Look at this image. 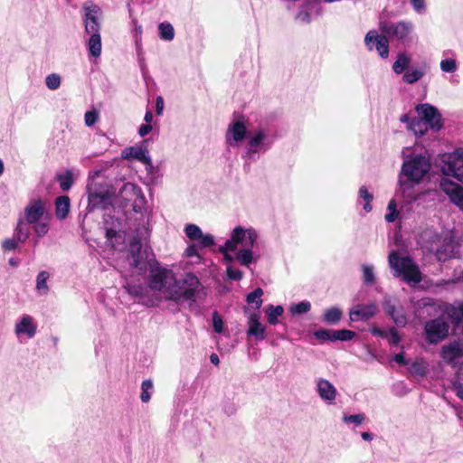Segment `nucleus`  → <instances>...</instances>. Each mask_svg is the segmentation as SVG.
<instances>
[{
	"label": "nucleus",
	"instance_id": "f03ea898",
	"mask_svg": "<svg viewBox=\"0 0 463 463\" xmlns=\"http://www.w3.org/2000/svg\"><path fill=\"white\" fill-rule=\"evenodd\" d=\"M88 207L90 210L101 208L105 210L103 214V226L106 237L112 247L123 243L125 241V231L121 213L116 211L113 206L115 201L112 187L105 182H97L94 177L88 184Z\"/></svg>",
	"mask_w": 463,
	"mask_h": 463
},
{
	"label": "nucleus",
	"instance_id": "393cba45",
	"mask_svg": "<svg viewBox=\"0 0 463 463\" xmlns=\"http://www.w3.org/2000/svg\"><path fill=\"white\" fill-rule=\"evenodd\" d=\"M428 71V66L423 63L418 67H412L405 71L402 76L404 82L413 84L420 80Z\"/></svg>",
	"mask_w": 463,
	"mask_h": 463
},
{
	"label": "nucleus",
	"instance_id": "f3484780",
	"mask_svg": "<svg viewBox=\"0 0 463 463\" xmlns=\"http://www.w3.org/2000/svg\"><path fill=\"white\" fill-rule=\"evenodd\" d=\"M316 392L319 398L327 404H333L337 396V390L328 380L318 377L315 379Z\"/></svg>",
	"mask_w": 463,
	"mask_h": 463
},
{
	"label": "nucleus",
	"instance_id": "f257e3e1",
	"mask_svg": "<svg viewBox=\"0 0 463 463\" xmlns=\"http://www.w3.org/2000/svg\"><path fill=\"white\" fill-rule=\"evenodd\" d=\"M127 260L138 274L149 270L150 288L159 291L166 299L195 302L203 291V287L194 274L185 273L179 279L172 269L161 267L151 250L143 248L139 239L134 238L131 241Z\"/></svg>",
	"mask_w": 463,
	"mask_h": 463
},
{
	"label": "nucleus",
	"instance_id": "20e7f679",
	"mask_svg": "<svg viewBox=\"0 0 463 463\" xmlns=\"http://www.w3.org/2000/svg\"><path fill=\"white\" fill-rule=\"evenodd\" d=\"M258 239L259 233L254 228L239 225L231 232V237L224 242V248L235 250L236 260L241 265L249 268L259 259V256L255 255L253 251Z\"/></svg>",
	"mask_w": 463,
	"mask_h": 463
},
{
	"label": "nucleus",
	"instance_id": "4d7b16f0",
	"mask_svg": "<svg viewBox=\"0 0 463 463\" xmlns=\"http://www.w3.org/2000/svg\"><path fill=\"white\" fill-rule=\"evenodd\" d=\"M98 119V113L94 110L87 111L84 116L85 124L88 127L93 126Z\"/></svg>",
	"mask_w": 463,
	"mask_h": 463
},
{
	"label": "nucleus",
	"instance_id": "72a5a7b5",
	"mask_svg": "<svg viewBox=\"0 0 463 463\" xmlns=\"http://www.w3.org/2000/svg\"><path fill=\"white\" fill-rule=\"evenodd\" d=\"M284 308L282 306L269 305L265 308V313L267 315L268 322L270 325H277L279 322V317L283 314Z\"/></svg>",
	"mask_w": 463,
	"mask_h": 463
},
{
	"label": "nucleus",
	"instance_id": "052dcab7",
	"mask_svg": "<svg viewBox=\"0 0 463 463\" xmlns=\"http://www.w3.org/2000/svg\"><path fill=\"white\" fill-rule=\"evenodd\" d=\"M184 254L186 257L192 258V257H199V252L196 245L192 244L189 245L184 251Z\"/></svg>",
	"mask_w": 463,
	"mask_h": 463
},
{
	"label": "nucleus",
	"instance_id": "09e8293b",
	"mask_svg": "<svg viewBox=\"0 0 463 463\" xmlns=\"http://www.w3.org/2000/svg\"><path fill=\"white\" fill-rule=\"evenodd\" d=\"M427 371L426 366L421 361H415L410 366V372L412 374L423 376Z\"/></svg>",
	"mask_w": 463,
	"mask_h": 463
},
{
	"label": "nucleus",
	"instance_id": "39448f33",
	"mask_svg": "<svg viewBox=\"0 0 463 463\" xmlns=\"http://www.w3.org/2000/svg\"><path fill=\"white\" fill-rule=\"evenodd\" d=\"M273 143L274 139L269 135V131L264 128H259L250 132L241 153V158L245 161V165H250L251 163L257 162L261 154L271 148Z\"/></svg>",
	"mask_w": 463,
	"mask_h": 463
},
{
	"label": "nucleus",
	"instance_id": "338daca9",
	"mask_svg": "<svg viewBox=\"0 0 463 463\" xmlns=\"http://www.w3.org/2000/svg\"><path fill=\"white\" fill-rule=\"evenodd\" d=\"M393 360L399 364H407L403 353L395 354Z\"/></svg>",
	"mask_w": 463,
	"mask_h": 463
},
{
	"label": "nucleus",
	"instance_id": "6e6552de",
	"mask_svg": "<svg viewBox=\"0 0 463 463\" xmlns=\"http://www.w3.org/2000/svg\"><path fill=\"white\" fill-rule=\"evenodd\" d=\"M430 160L422 155H411L404 158L399 176L420 183L430 170Z\"/></svg>",
	"mask_w": 463,
	"mask_h": 463
},
{
	"label": "nucleus",
	"instance_id": "9b49d317",
	"mask_svg": "<svg viewBox=\"0 0 463 463\" xmlns=\"http://www.w3.org/2000/svg\"><path fill=\"white\" fill-rule=\"evenodd\" d=\"M442 171L445 175L452 176L463 184V148L446 156Z\"/></svg>",
	"mask_w": 463,
	"mask_h": 463
},
{
	"label": "nucleus",
	"instance_id": "6ab92c4d",
	"mask_svg": "<svg viewBox=\"0 0 463 463\" xmlns=\"http://www.w3.org/2000/svg\"><path fill=\"white\" fill-rule=\"evenodd\" d=\"M122 157L124 159H136L145 164L146 167H152L151 157L149 156L148 150L144 144L126 147L122 151Z\"/></svg>",
	"mask_w": 463,
	"mask_h": 463
},
{
	"label": "nucleus",
	"instance_id": "13d9d810",
	"mask_svg": "<svg viewBox=\"0 0 463 463\" xmlns=\"http://www.w3.org/2000/svg\"><path fill=\"white\" fill-rule=\"evenodd\" d=\"M135 46H136L137 57L139 66H140L141 70L144 71L146 65H145V58H144V52H143V48H142V43H138V45H135Z\"/></svg>",
	"mask_w": 463,
	"mask_h": 463
},
{
	"label": "nucleus",
	"instance_id": "a211bd4d",
	"mask_svg": "<svg viewBox=\"0 0 463 463\" xmlns=\"http://www.w3.org/2000/svg\"><path fill=\"white\" fill-rule=\"evenodd\" d=\"M184 233L190 240L198 241L203 248L212 247L215 244L214 237L210 233H203L201 228L196 224H186Z\"/></svg>",
	"mask_w": 463,
	"mask_h": 463
},
{
	"label": "nucleus",
	"instance_id": "c85d7f7f",
	"mask_svg": "<svg viewBox=\"0 0 463 463\" xmlns=\"http://www.w3.org/2000/svg\"><path fill=\"white\" fill-rule=\"evenodd\" d=\"M51 275L47 270H42L38 273L35 280V290L39 296H46L50 291L48 280Z\"/></svg>",
	"mask_w": 463,
	"mask_h": 463
},
{
	"label": "nucleus",
	"instance_id": "c03bdc74",
	"mask_svg": "<svg viewBox=\"0 0 463 463\" xmlns=\"http://www.w3.org/2000/svg\"><path fill=\"white\" fill-rule=\"evenodd\" d=\"M387 209L389 211L388 213L385 214L384 218L385 221L388 222H393L398 216V211H397V203L396 199L393 198L388 203Z\"/></svg>",
	"mask_w": 463,
	"mask_h": 463
},
{
	"label": "nucleus",
	"instance_id": "bf43d9fd",
	"mask_svg": "<svg viewBox=\"0 0 463 463\" xmlns=\"http://www.w3.org/2000/svg\"><path fill=\"white\" fill-rule=\"evenodd\" d=\"M414 10L417 13H422L425 11V1L424 0H410Z\"/></svg>",
	"mask_w": 463,
	"mask_h": 463
},
{
	"label": "nucleus",
	"instance_id": "2eb2a0df",
	"mask_svg": "<svg viewBox=\"0 0 463 463\" xmlns=\"http://www.w3.org/2000/svg\"><path fill=\"white\" fill-rule=\"evenodd\" d=\"M439 186L451 203L463 209V187L461 185L450 181L448 177H442Z\"/></svg>",
	"mask_w": 463,
	"mask_h": 463
},
{
	"label": "nucleus",
	"instance_id": "8fccbe9b",
	"mask_svg": "<svg viewBox=\"0 0 463 463\" xmlns=\"http://www.w3.org/2000/svg\"><path fill=\"white\" fill-rule=\"evenodd\" d=\"M365 419L364 414L358 413V414H352V415H346L345 414L343 416V421L345 423H354L355 425H360L364 422Z\"/></svg>",
	"mask_w": 463,
	"mask_h": 463
},
{
	"label": "nucleus",
	"instance_id": "f704fd0d",
	"mask_svg": "<svg viewBox=\"0 0 463 463\" xmlns=\"http://www.w3.org/2000/svg\"><path fill=\"white\" fill-rule=\"evenodd\" d=\"M158 34L161 40L171 42L175 38L174 26L168 22H163L158 24Z\"/></svg>",
	"mask_w": 463,
	"mask_h": 463
},
{
	"label": "nucleus",
	"instance_id": "49530a36",
	"mask_svg": "<svg viewBox=\"0 0 463 463\" xmlns=\"http://www.w3.org/2000/svg\"><path fill=\"white\" fill-rule=\"evenodd\" d=\"M226 275L229 279L239 281L242 279L243 272L241 269L234 268L232 264H227Z\"/></svg>",
	"mask_w": 463,
	"mask_h": 463
},
{
	"label": "nucleus",
	"instance_id": "7ed1b4c3",
	"mask_svg": "<svg viewBox=\"0 0 463 463\" xmlns=\"http://www.w3.org/2000/svg\"><path fill=\"white\" fill-rule=\"evenodd\" d=\"M379 29L382 34L375 30L369 31L364 37V43L369 51L375 48L379 55L386 59L389 55V40L406 41L413 32L414 25L410 21L381 18Z\"/></svg>",
	"mask_w": 463,
	"mask_h": 463
},
{
	"label": "nucleus",
	"instance_id": "5fc2aeb1",
	"mask_svg": "<svg viewBox=\"0 0 463 463\" xmlns=\"http://www.w3.org/2000/svg\"><path fill=\"white\" fill-rule=\"evenodd\" d=\"M219 251L223 255V260L227 262V264H232V262L235 260V256H232L231 252H236L235 250L226 249L224 248V244L220 246Z\"/></svg>",
	"mask_w": 463,
	"mask_h": 463
},
{
	"label": "nucleus",
	"instance_id": "4be33fe9",
	"mask_svg": "<svg viewBox=\"0 0 463 463\" xmlns=\"http://www.w3.org/2000/svg\"><path fill=\"white\" fill-rule=\"evenodd\" d=\"M378 310L375 303L367 305L358 304L354 306L349 312L350 320L353 322L365 321L373 317Z\"/></svg>",
	"mask_w": 463,
	"mask_h": 463
},
{
	"label": "nucleus",
	"instance_id": "4c0bfd02",
	"mask_svg": "<svg viewBox=\"0 0 463 463\" xmlns=\"http://www.w3.org/2000/svg\"><path fill=\"white\" fill-rule=\"evenodd\" d=\"M154 390V384L152 380L147 379L143 381L141 384V394H140V400L142 402H148L151 399V394Z\"/></svg>",
	"mask_w": 463,
	"mask_h": 463
},
{
	"label": "nucleus",
	"instance_id": "b1692460",
	"mask_svg": "<svg viewBox=\"0 0 463 463\" xmlns=\"http://www.w3.org/2000/svg\"><path fill=\"white\" fill-rule=\"evenodd\" d=\"M438 241H440V245L436 249L435 254L439 260H446L451 258L453 255V241L451 237L446 235L437 236Z\"/></svg>",
	"mask_w": 463,
	"mask_h": 463
},
{
	"label": "nucleus",
	"instance_id": "1a4fd4ad",
	"mask_svg": "<svg viewBox=\"0 0 463 463\" xmlns=\"http://www.w3.org/2000/svg\"><path fill=\"white\" fill-rule=\"evenodd\" d=\"M449 325L443 318L438 317L426 322L425 338L430 344H438L449 335Z\"/></svg>",
	"mask_w": 463,
	"mask_h": 463
},
{
	"label": "nucleus",
	"instance_id": "0e129e2a",
	"mask_svg": "<svg viewBox=\"0 0 463 463\" xmlns=\"http://www.w3.org/2000/svg\"><path fill=\"white\" fill-rule=\"evenodd\" d=\"M164 110V99L161 96L156 99V111L157 115H161Z\"/></svg>",
	"mask_w": 463,
	"mask_h": 463
},
{
	"label": "nucleus",
	"instance_id": "a18cd8bd",
	"mask_svg": "<svg viewBox=\"0 0 463 463\" xmlns=\"http://www.w3.org/2000/svg\"><path fill=\"white\" fill-rule=\"evenodd\" d=\"M440 69L444 72L452 73L457 71V61L453 58H447L440 61Z\"/></svg>",
	"mask_w": 463,
	"mask_h": 463
},
{
	"label": "nucleus",
	"instance_id": "423d86ee",
	"mask_svg": "<svg viewBox=\"0 0 463 463\" xmlns=\"http://www.w3.org/2000/svg\"><path fill=\"white\" fill-rule=\"evenodd\" d=\"M18 216L32 226L38 239L49 232L51 217L45 213V205L41 199L31 200Z\"/></svg>",
	"mask_w": 463,
	"mask_h": 463
},
{
	"label": "nucleus",
	"instance_id": "a878e982",
	"mask_svg": "<svg viewBox=\"0 0 463 463\" xmlns=\"http://www.w3.org/2000/svg\"><path fill=\"white\" fill-rule=\"evenodd\" d=\"M373 200V194L369 191L366 185L360 186L358 190L357 203L363 205V209L365 213H370L373 210L372 202Z\"/></svg>",
	"mask_w": 463,
	"mask_h": 463
},
{
	"label": "nucleus",
	"instance_id": "4468645a",
	"mask_svg": "<svg viewBox=\"0 0 463 463\" xmlns=\"http://www.w3.org/2000/svg\"><path fill=\"white\" fill-rule=\"evenodd\" d=\"M118 197L124 202L125 206L128 203H132L136 212L137 211L136 209L137 203H143L145 202V196L141 188L132 183L124 184L119 191Z\"/></svg>",
	"mask_w": 463,
	"mask_h": 463
},
{
	"label": "nucleus",
	"instance_id": "bb28decb",
	"mask_svg": "<svg viewBox=\"0 0 463 463\" xmlns=\"http://www.w3.org/2000/svg\"><path fill=\"white\" fill-rule=\"evenodd\" d=\"M90 38L87 42L88 51L92 57H99L101 54V36L100 32L88 33Z\"/></svg>",
	"mask_w": 463,
	"mask_h": 463
},
{
	"label": "nucleus",
	"instance_id": "c9c22d12",
	"mask_svg": "<svg viewBox=\"0 0 463 463\" xmlns=\"http://www.w3.org/2000/svg\"><path fill=\"white\" fill-rule=\"evenodd\" d=\"M57 180L62 191H69L73 184L72 170H66L64 173L57 175Z\"/></svg>",
	"mask_w": 463,
	"mask_h": 463
},
{
	"label": "nucleus",
	"instance_id": "ea45409f",
	"mask_svg": "<svg viewBox=\"0 0 463 463\" xmlns=\"http://www.w3.org/2000/svg\"><path fill=\"white\" fill-rule=\"evenodd\" d=\"M61 77L58 73H51L45 77V85L50 90H56L61 87Z\"/></svg>",
	"mask_w": 463,
	"mask_h": 463
},
{
	"label": "nucleus",
	"instance_id": "79ce46f5",
	"mask_svg": "<svg viewBox=\"0 0 463 463\" xmlns=\"http://www.w3.org/2000/svg\"><path fill=\"white\" fill-rule=\"evenodd\" d=\"M310 309H311V304L307 300L301 301L298 304H293L289 307V311L293 316L306 314Z\"/></svg>",
	"mask_w": 463,
	"mask_h": 463
},
{
	"label": "nucleus",
	"instance_id": "aec40b11",
	"mask_svg": "<svg viewBox=\"0 0 463 463\" xmlns=\"http://www.w3.org/2000/svg\"><path fill=\"white\" fill-rule=\"evenodd\" d=\"M398 184L399 187L395 194L396 197H402L407 203L417 200L418 193L415 190V185L419 184V183L399 176Z\"/></svg>",
	"mask_w": 463,
	"mask_h": 463
},
{
	"label": "nucleus",
	"instance_id": "412c9836",
	"mask_svg": "<svg viewBox=\"0 0 463 463\" xmlns=\"http://www.w3.org/2000/svg\"><path fill=\"white\" fill-rule=\"evenodd\" d=\"M37 331V325L30 315H23L15 323L14 333L17 336H26L33 338Z\"/></svg>",
	"mask_w": 463,
	"mask_h": 463
},
{
	"label": "nucleus",
	"instance_id": "dca6fc26",
	"mask_svg": "<svg viewBox=\"0 0 463 463\" xmlns=\"http://www.w3.org/2000/svg\"><path fill=\"white\" fill-rule=\"evenodd\" d=\"M383 307L398 326H403L406 325L407 317L403 307L397 306L395 298L388 295L385 296L383 301Z\"/></svg>",
	"mask_w": 463,
	"mask_h": 463
},
{
	"label": "nucleus",
	"instance_id": "3c124183",
	"mask_svg": "<svg viewBox=\"0 0 463 463\" xmlns=\"http://www.w3.org/2000/svg\"><path fill=\"white\" fill-rule=\"evenodd\" d=\"M314 335L319 340L333 342L334 330L319 329L315 331Z\"/></svg>",
	"mask_w": 463,
	"mask_h": 463
},
{
	"label": "nucleus",
	"instance_id": "2f4dec72",
	"mask_svg": "<svg viewBox=\"0 0 463 463\" xmlns=\"http://www.w3.org/2000/svg\"><path fill=\"white\" fill-rule=\"evenodd\" d=\"M343 312L339 307H332L325 310L323 320L328 325H336L342 318Z\"/></svg>",
	"mask_w": 463,
	"mask_h": 463
},
{
	"label": "nucleus",
	"instance_id": "e2e57ef3",
	"mask_svg": "<svg viewBox=\"0 0 463 463\" xmlns=\"http://www.w3.org/2000/svg\"><path fill=\"white\" fill-rule=\"evenodd\" d=\"M125 288L129 294L137 296V297L140 296L143 291V288L141 287H135V286L128 285Z\"/></svg>",
	"mask_w": 463,
	"mask_h": 463
},
{
	"label": "nucleus",
	"instance_id": "69168bd1",
	"mask_svg": "<svg viewBox=\"0 0 463 463\" xmlns=\"http://www.w3.org/2000/svg\"><path fill=\"white\" fill-rule=\"evenodd\" d=\"M451 317L458 322L460 321L463 318V307L455 308L451 314Z\"/></svg>",
	"mask_w": 463,
	"mask_h": 463
},
{
	"label": "nucleus",
	"instance_id": "9d476101",
	"mask_svg": "<svg viewBox=\"0 0 463 463\" xmlns=\"http://www.w3.org/2000/svg\"><path fill=\"white\" fill-rule=\"evenodd\" d=\"M82 9L86 33L100 32L102 19L100 7L92 2H86Z\"/></svg>",
	"mask_w": 463,
	"mask_h": 463
},
{
	"label": "nucleus",
	"instance_id": "864d4df0",
	"mask_svg": "<svg viewBox=\"0 0 463 463\" xmlns=\"http://www.w3.org/2000/svg\"><path fill=\"white\" fill-rule=\"evenodd\" d=\"M384 335H386L385 338H387L389 344L392 345H397L401 341V337L397 330L394 328H391L390 330H388V333L385 334Z\"/></svg>",
	"mask_w": 463,
	"mask_h": 463
},
{
	"label": "nucleus",
	"instance_id": "5701e85b",
	"mask_svg": "<svg viewBox=\"0 0 463 463\" xmlns=\"http://www.w3.org/2000/svg\"><path fill=\"white\" fill-rule=\"evenodd\" d=\"M248 326V335L254 336L259 341H262L266 338V327L260 322V316L258 314H251L250 316Z\"/></svg>",
	"mask_w": 463,
	"mask_h": 463
},
{
	"label": "nucleus",
	"instance_id": "680f3d73",
	"mask_svg": "<svg viewBox=\"0 0 463 463\" xmlns=\"http://www.w3.org/2000/svg\"><path fill=\"white\" fill-rule=\"evenodd\" d=\"M152 130L151 124H142L138 128V134L140 137H145Z\"/></svg>",
	"mask_w": 463,
	"mask_h": 463
},
{
	"label": "nucleus",
	"instance_id": "603ef678",
	"mask_svg": "<svg viewBox=\"0 0 463 463\" xmlns=\"http://www.w3.org/2000/svg\"><path fill=\"white\" fill-rule=\"evenodd\" d=\"M134 28L132 31L135 45H138V43H142V25L137 23L136 19L133 20Z\"/></svg>",
	"mask_w": 463,
	"mask_h": 463
},
{
	"label": "nucleus",
	"instance_id": "774afa93",
	"mask_svg": "<svg viewBox=\"0 0 463 463\" xmlns=\"http://www.w3.org/2000/svg\"><path fill=\"white\" fill-rule=\"evenodd\" d=\"M388 331H385V330H382L380 328H377V327H374L372 329V334L374 335H378V336H381V337H383L385 338L386 335H384L385 334H387Z\"/></svg>",
	"mask_w": 463,
	"mask_h": 463
},
{
	"label": "nucleus",
	"instance_id": "de8ad7c7",
	"mask_svg": "<svg viewBox=\"0 0 463 463\" xmlns=\"http://www.w3.org/2000/svg\"><path fill=\"white\" fill-rule=\"evenodd\" d=\"M20 241L16 240L14 236L12 238L5 239L2 241V249L4 251L14 250L19 247Z\"/></svg>",
	"mask_w": 463,
	"mask_h": 463
},
{
	"label": "nucleus",
	"instance_id": "c756f323",
	"mask_svg": "<svg viewBox=\"0 0 463 463\" xmlns=\"http://www.w3.org/2000/svg\"><path fill=\"white\" fill-rule=\"evenodd\" d=\"M70 198L66 195H61L55 200V214L59 220H63L67 217L70 212Z\"/></svg>",
	"mask_w": 463,
	"mask_h": 463
},
{
	"label": "nucleus",
	"instance_id": "58836bf2",
	"mask_svg": "<svg viewBox=\"0 0 463 463\" xmlns=\"http://www.w3.org/2000/svg\"><path fill=\"white\" fill-rule=\"evenodd\" d=\"M263 290L260 288H257L252 292L249 293L246 298L248 304H255V308L259 309L262 305Z\"/></svg>",
	"mask_w": 463,
	"mask_h": 463
},
{
	"label": "nucleus",
	"instance_id": "0eeeda50",
	"mask_svg": "<svg viewBox=\"0 0 463 463\" xmlns=\"http://www.w3.org/2000/svg\"><path fill=\"white\" fill-rule=\"evenodd\" d=\"M388 262L394 277L402 276L407 283L418 284L421 281L420 269L411 258L400 257L398 251L392 250L388 256Z\"/></svg>",
	"mask_w": 463,
	"mask_h": 463
},
{
	"label": "nucleus",
	"instance_id": "473e14b6",
	"mask_svg": "<svg viewBox=\"0 0 463 463\" xmlns=\"http://www.w3.org/2000/svg\"><path fill=\"white\" fill-rule=\"evenodd\" d=\"M430 126L426 121L421 119L420 118H412V121H410V130L413 132L416 137L423 136Z\"/></svg>",
	"mask_w": 463,
	"mask_h": 463
},
{
	"label": "nucleus",
	"instance_id": "a19ab883",
	"mask_svg": "<svg viewBox=\"0 0 463 463\" xmlns=\"http://www.w3.org/2000/svg\"><path fill=\"white\" fill-rule=\"evenodd\" d=\"M363 281L365 285H373L375 282L373 266L369 264L362 265Z\"/></svg>",
	"mask_w": 463,
	"mask_h": 463
},
{
	"label": "nucleus",
	"instance_id": "e433bc0d",
	"mask_svg": "<svg viewBox=\"0 0 463 463\" xmlns=\"http://www.w3.org/2000/svg\"><path fill=\"white\" fill-rule=\"evenodd\" d=\"M410 62V56H408L406 53H399L396 61L392 65V70L396 74H401L409 66Z\"/></svg>",
	"mask_w": 463,
	"mask_h": 463
},
{
	"label": "nucleus",
	"instance_id": "ddd939ff",
	"mask_svg": "<svg viewBox=\"0 0 463 463\" xmlns=\"http://www.w3.org/2000/svg\"><path fill=\"white\" fill-rule=\"evenodd\" d=\"M416 111L419 118L426 121L430 128L436 131L441 128V116L434 106L429 103L420 104L416 107Z\"/></svg>",
	"mask_w": 463,
	"mask_h": 463
},
{
	"label": "nucleus",
	"instance_id": "7c9ffc66",
	"mask_svg": "<svg viewBox=\"0 0 463 463\" xmlns=\"http://www.w3.org/2000/svg\"><path fill=\"white\" fill-rule=\"evenodd\" d=\"M461 355L462 350L456 343L444 345L441 349V357L448 362H452Z\"/></svg>",
	"mask_w": 463,
	"mask_h": 463
},
{
	"label": "nucleus",
	"instance_id": "f8f14e48",
	"mask_svg": "<svg viewBox=\"0 0 463 463\" xmlns=\"http://www.w3.org/2000/svg\"><path fill=\"white\" fill-rule=\"evenodd\" d=\"M250 132L247 127L241 119H237L229 124L225 133V142L229 147L238 148L241 146L243 141H246Z\"/></svg>",
	"mask_w": 463,
	"mask_h": 463
},
{
	"label": "nucleus",
	"instance_id": "37998d69",
	"mask_svg": "<svg viewBox=\"0 0 463 463\" xmlns=\"http://www.w3.org/2000/svg\"><path fill=\"white\" fill-rule=\"evenodd\" d=\"M355 335V333L348 329L334 330L333 342L334 341H349L352 340Z\"/></svg>",
	"mask_w": 463,
	"mask_h": 463
},
{
	"label": "nucleus",
	"instance_id": "6e6d98bb",
	"mask_svg": "<svg viewBox=\"0 0 463 463\" xmlns=\"http://www.w3.org/2000/svg\"><path fill=\"white\" fill-rule=\"evenodd\" d=\"M213 330L216 332V333H222V330H223V322H222V317L218 315L217 312H214L213 313Z\"/></svg>",
	"mask_w": 463,
	"mask_h": 463
},
{
	"label": "nucleus",
	"instance_id": "cd10ccee",
	"mask_svg": "<svg viewBox=\"0 0 463 463\" xmlns=\"http://www.w3.org/2000/svg\"><path fill=\"white\" fill-rule=\"evenodd\" d=\"M29 224L18 216L16 225L14 229V235L21 243H24L30 237Z\"/></svg>",
	"mask_w": 463,
	"mask_h": 463
}]
</instances>
